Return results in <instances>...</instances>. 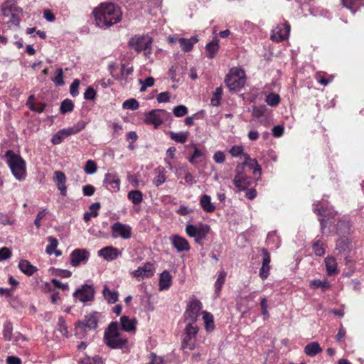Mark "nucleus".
<instances>
[{"mask_svg": "<svg viewBox=\"0 0 364 364\" xmlns=\"http://www.w3.org/2000/svg\"><path fill=\"white\" fill-rule=\"evenodd\" d=\"M219 50V40L217 38L213 39L212 41L208 43L205 46V51L207 53V57L209 59H213L215 57Z\"/></svg>", "mask_w": 364, "mask_h": 364, "instance_id": "32", "label": "nucleus"}, {"mask_svg": "<svg viewBox=\"0 0 364 364\" xmlns=\"http://www.w3.org/2000/svg\"><path fill=\"white\" fill-rule=\"evenodd\" d=\"M74 108L73 102L71 100L66 99L64 100L60 105V112L62 114H65L67 112H71Z\"/></svg>", "mask_w": 364, "mask_h": 364, "instance_id": "49", "label": "nucleus"}, {"mask_svg": "<svg viewBox=\"0 0 364 364\" xmlns=\"http://www.w3.org/2000/svg\"><path fill=\"white\" fill-rule=\"evenodd\" d=\"M96 25L101 28H109L121 21L122 12L112 3H102L93 11Z\"/></svg>", "mask_w": 364, "mask_h": 364, "instance_id": "1", "label": "nucleus"}, {"mask_svg": "<svg viewBox=\"0 0 364 364\" xmlns=\"http://www.w3.org/2000/svg\"><path fill=\"white\" fill-rule=\"evenodd\" d=\"M233 183L239 191L245 190L250 186V178L245 173L242 165L236 166Z\"/></svg>", "mask_w": 364, "mask_h": 364, "instance_id": "17", "label": "nucleus"}, {"mask_svg": "<svg viewBox=\"0 0 364 364\" xmlns=\"http://www.w3.org/2000/svg\"><path fill=\"white\" fill-rule=\"evenodd\" d=\"M80 80L75 79L70 87V93L73 97H76L79 95L78 87L80 86Z\"/></svg>", "mask_w": 364, "mask_h": 364, "instance_id": "60", "label": "nucleus"}, {"mask_svg": "<svg viewBox=\"0 0 364 364\" xmlns=\"http://www.w3.org/2000/svg\"><path fill=\"white\" fill-rule=\"evenodd\" d=\"M53 178L60 194L63 196H65L67 194V186H65L66 176L65 173L60 171H55Z\"/></svg>", "mask_w": 364, "mask_h": 364, "instance_id": "23", "label": "nucleus"}, {"mask_svg": "<svg viewBox=\"0 0 364 364\" xmlns=\"http://www.w3.org/2000/svg\"><path fill=\"white\" fill-rule=\"evenodd\" d=\"M13 324L11 321H6L3 326V336L6 341H11L13 336Z\"/></svg>", "mask_w": 364, "mask_h": 364, "instance_id": "44", "label": "nucleus"}, {"mask_svg": "<svg viewBox=\"0 0 364 364\" xmlns=\"http://www.w3.org/2000/svg\"><path fill=\"white\" fill-rule=\"evenodd\" d=\"M198 327L196 323L186 322L182 335V348L184 350H193L197 348L196 336Z\"/></svg>", "mask_w": 364, "mask_h": 364, "instance_id": "6", "label": "nucleus"}, {"mask_svg": "<svg viewBox=\"0 0 364 364\" xmlns=\"http://www.w3.org/2000/svg\"><path fill=\"white\" fill-rule=\"evenodd\" d=\"M309 287L312 289H321L324 292L330 289L331 283L327 279H313L310 282Z\"/></svg>", "mask_w": 364, "mask_h": 364, "instance_id": "36", "label": "nucleus"}, {"mask_svg": "<svg viewBox=\"0 0 364 364\" xmlns=\"http://www.w3.org/2000/svg\"><path fill=\"white\" fill-rule=\"evenodd\" d=\"M120 325L122 329L126 332H135L136 321L127 316L120 317Z\"/></svg>", "mask_w": 364, "mask_h": 364, "instance_id": "24", "label": "nucleus"}, {"mask_svg": "<svg viewBox=\"0 0 364 364\" xmlns=\"http://www.w3.org/2000/svg\"><path fill=\"white\" fill-rule=\"evenodd\" d=\"M198 41L197 36H192L191 38H181L178 43L184 52H188L193 49L194 44Z\"/></svg>", "mask_w": 364, "mask_h": 364, "instance_id": "28", "label": "nucleus"}, {"mask_svg": "<svg viewBox=\"0 0 364 364\" xmlns=\"http://www.w3.org/2000/svg\"><path fill=\"white\" fill-rule=\"evenodd\" d=\"M103 186L112 193H117L120 189V180L116 173H107L105 175Z\"/></svg>", "mask_w": 364, "mask_h": 364, "instance_id": "18", "label": "nucleus"}, {"mask_svg": "<svg viewBox=\"0 0 364 364\" xmlns=\"http://www.w3.org/2000/svg\"><path fill=\"white\" fill-rule=\"evenodd\" d=\"M266 243L268 246H272V248H278L280 245V239L276 232H269L267 235Z\"/></svg>", "mask_w": 364, "mask_h": 364, "instance_id": "40", "label": "nucleus"}, {"mask_svg": "<svg viewBox=\"0 0 364 364\" xmlns=\"http://www.w3.org/2000/svg\"><path fill=\"white\" fill-rule=\"evenodd\" d=\"M11 257V251L9 248L4 247L0 249V261L9 259Z\"/></svg>", "mask_w": 364, "mask_h": 364, "instance_id": "63", "label": "nucleus"}, {"mask_svg": "<svg viewBox=\"0 0 364 364\" xmlns=\"http://www.w3.org/2000/svg\"><path fill=\"white\" fill-rule=\"evenodd\" d=\"M104 341L105 344L113 349H128L129 342L127 338L124 336L117 321L111 322L105 331Z\"/></svg>", "mask_w": 364, "mask_h": 364, "instance_id": "2", "label": "nucleus"}, {"mask_svg": "<svg viewBox=\"0 0 364 364\" xmlns=\"http://www.w3.org/2000/svg\"><path fill=\"white\" fill-rule=\"evenodd\" d=\"M229 153L232 157L242 156L244 153V147L242 145L232 146L229 149Z\"/></svg>", "mask_w": 364, "mask_h": 364, "instance_id": "54", "label": "nucleus"}, {"mask_svg": "<svg viewBox=\"0 0 364 364\" xmlns=\"http://www.w3.org/2000/svg\"><path fill=\"white\" fill-rule=\"evenodd\" d=\"M155 173L152 183L156 187H159L166 181V172L164 168L159 166L155 169Z\"/></svg>", "mask_w": 364, "mask_h": 364, "instance_id": "29", "label": "nucleus"}, {"mask_svg": "<svg viewBox=\"0 0 364 364\" xmlns=\"http://www.w3.org/2000/svg\"><path fill=\"white\" fill-rule=\"evenodd\" d=\"M97 316L96 313L85 316L84 321H80L76 323L75 336L77 338H81L87 328L89 329H95L97 328Z\"/></svg>", "mask_w": 364, "mask_h": 364, "instance_id": "10", "label": "nucleus"}, {"mask_svg": "<svg viewBox=\"0 0 364 364\" xmlns=\"http://www.w3.org/2000/svg\"><path fill=\"white\" fill-rule=\"evenodd\" d=\"M348 247V241L346 237H341L336 243V248L340 251H345Z\"/></svg>", "mask_w": 364, "mask_h": 364, "instance_id": "61", "label": "nucleus"}, {"mask_svg": "<svg viewBox=\"0 0 364 364\" xmlns=\"http://www.w3.org/2000/svg\"><path fill=\"white\" fill-rule=\"evenodd\" d=\"M139 83L141 85L140 87L141 92H144L148 87H152L154 84V79L152 77H146L144 80L139 79Z\"/></svg>", "mask_w": 364, "mask_h": 364, "instance_id": "55", "label": "nucleus"}, {"mask_svg": "<svg viewBox=\"0 0 364 364\" xmlns=\"http://www.w3.org/2000/svg\"><path fill=\"white\" fill-rule=\"evenodd\" d=\"M139 104L138 101L134 98L125 100L122 104V107L126 109L136 110L139 108Z\"/></svg>", "mask_w": 364, "mask_h": 364, "instance_id": "50", "label": "nucleus"}, {"mask_svg": "<svg viewBox=\"0 0 364 364\" xmlns=\"http://www.w3.org/2000/svg\"><path fill=\"white\" fill-rule=\"evenodd\" d=\"M18 267L23 273L28 276L33 275L37 271V268L26 259L20 260Z\"/></svg>", "mask_w": 364, "mask_h": 364, "instance_id": "34", "label": "nucleus"}, {"mask_svg": "<svg viewBox=\"0 0 364 364\" xmlns=\"http://www.w3.org/2000/svg\"><path fill=\"white\" fill-rule=\"evenodd\" d=\"M343 6L355 14L357 9L361 6L363 0H341Z\"/></svg>", "mask_w": 364, "mask_h": 364, "instance_id": "43", "label": "nucleus"}, {"mask_svg": "<svg viewBox=\"0 0 364 364\" xmlns=\"http://www.w3.org/2000/svg\"><path fill=\"white\" fill-rule=\"evenodd\" d=\"M102 294L108 304H114L118 301L119 294L117 291H111L107 285L103 286Z\"/></svg>", "mask_w": 364, "mask_h": 364, "instance_id": "30", "label": "nucleus"}, {"mask_svg": "<svg viewBox=\"0 0 364 364\" xmlns=\"http://www.w3.org/2000/svg\"><path fill=\"white\" fill-rule=\"evenodd\" d=\"M265 110L266 107L264 105L255 106L252 109V115L255 117L259 118L264 115Z\"/></svg>", "mask_w": 364, "mask_h": 364, "instance_id": "62", "label": "nucleus"}, {"mask_svg": "<svg viewBox=\"0 0 364 364\" xmlns=\"http://www.w3.org/2000/svg\"><path fill=\"white\" fill-rule=\"evenodd\" d=\"M316 79L318 83H320L322 85L326 86L330 83V82L332 81L333 77L329 76V78L327 79L323 74L318 73H316Z\"/></svg>", "mask_w": 364, "mask_h": 364, "instance_id": "59", "label": "nucleus"}, {"mask_svg": "<svg viewBox=\"0 0 364 364\" xmlns=\"http://www.w3.org/2000/svg\"><path fill=\"white\" fill-rule=\"evenodd\" d=\"M127 198L132 201L134 205H138L143 200V194L139 190L131 191L127 194Z\"/></svg>", "mask_w": 364, "mask_h": 364, "instance_id": "41", "label": "nucleus"}, {"mask_svg": "<svg viewBox=\"0 0 364 364\" xmlns=\"http://www.w3.org/2000/svg\"><path fill=\"white\" fill-rule=\"evenodd\" d=\"M202 315L205 330L207 331H213L215 328L213 315L207 311H203Z\"/></svg>", "mask_w": 364, "mask_h": 364, "instance_id": "38", "label": "nucleus"}, {"mask_svg": "<svg viewBox=\"0 0 364 364\" xmlns=\"http://www.w3.org/2000/svg\"><path fill=\"white\" fill-rule=\"evenodd\" d=\"M188 113V108L183 105H178L173 109V114L176 117H182Z\"/></svg>", "mask_w": 364, "mask_h": 364, "instance_id": "53", "label": "nucleus"}, {"mask_svg": "<svg viewBox=\"0 0 364 364\" xmlns=\"http://www.w3.org/2000/svg\"><path fill=\"white\" fill-rule=\"evenodd\" d=\"M111 230L113 238L121 237L124 240H128L132 236V227L127 224L116 222L112 225Z\"/></svg>", "mask_w": 364, "mask_h": 364, "instance_id": "14", "label": "nucleus"}, {"mask_svg": "<svg viewBox=\"0 0 364 364\" xmlns=\"http://www.w3.org/2000/svg\"><path fill=\"white\" fill-rule=\"evenodd\" d=\"M350 230V223L347 218H345L338 220L336 229L337 234L344 236L345 235L349 233Z\"/></svg>", "mask_w": 364, "mask_h": 364, "instance_id": "31", "label": "nucleus"}, {"mask_svg": "<svg viewBox=\"0 0 364 364\" xmlns=\"http://www.w3.org/2000/svg\"><path fill=\"white\" fill-rule=\"evenodd\" d=\"M114 67L115 65L114 64H110L109 65V72L113 77L118 80L122 85H125L131 82L132 80V75L134 71L133 67L122 64L121 65L119 74L115 72Z\"/></svg>", "mask_w": 364, "mask_h": 364, "instance_id": "9", "label": "nucleus"}, {"mask_svg": "<svg viewBox=\"0 0 364 364\" xmlns=\"http://www.w3.org/2000/svg\"><path fill=\"white\" fill-rule=\"evenodd\" d=\"M290 28V25L287 22L278 24L272 31L271 39L276 42H282L287 39L289 36Z\"/></svg>", "mask_w": 364, "mask_h": 364, "instance_id": "16", "label": "nucleus"}, {"mask_svg": "<svg viewBox=\"0 0 364 364\" xmlns=\"http://www.w3.org/2000/svg\"><path fill=\"white\" fill-rule=\"evenodd\" d=\"M226 276L227 273L225 270L220 271L218 275V278L214 284L216 293L219 292L221 290L225 283Z\"/></svg>", "mask_w": 364, "mask_h": 364, "instance_id": "47", "label": "nucleus"}, {"mask_svg": "<svg viewBox=\"0 0 364 364\" xmlns=\"http://www.w3.org/2000/svg\"><path fill=\"white\" fill-rule=\"evenodd\" d=\"M191 146L194 149L193 154L188 159V161L191 164H197L201 162L203 159V153L197 147L195 144H191Z\"/></svg>", "mask_w": 364, "mask_h": 364, "instance_id": "39", "label": "nucleus"}, {"mask_svg": "<svg viewBox=\"0 0 364 364\" xmlns=\"http://www.w3.org/2000/svg\"><path fill=\"white\" fill-rule=\"evenodd\" d=\"M100 207L101 204L99 202H95L91 204L89 207V210L84 213V220L85 222H88L92 218H96L99 214L98 211L100 209Z\"/></svg>", "mask_w": 364, "mask_h": 364, "instance_id": "33", "label": "nucleus"}, {"mask_svg": "<svg viewBox=\"0 0 364 364\" xmlns=\"http://www.w3.org/2000/svg\"><path fill=\"white\" fill-rule=\"evenodd\" d=\"M155 272L154 265L150 262H146L144 265L139 267L137 269L132 272V275L138 281L145 278L151 277Z\"/></svg>", "mask_w": 364, "mask_h": 364, "instance_id": "19", "label": "nucleus"}, {"mask_svg": "<svg viewBox=\"0 0 364 364\" xmlns=\"http://www.w3.org/2000/svg\"><path fill=\"white\" fill-rule=\"evenodd\" d=\"M310 14L314 16H323L325 18H329V12L323 8L313 6L309 9Z\"/></svg>", "mask_w": 364, "mask_h": 364, "instance_id": "48", "label": "nucleus"}, {"mask_svg": "<svg viewBox=\"0 0 364 364\" xmlns=\"http://www.w3.org/2000/svg\"><path fill=\"white\" fill-rule=\"evenodd\" d=\"M172 283V276L167 270L164 271L159 277V289L160 291H164L169 289Z\"/></svg>", "mask_w": 364, "mask_h": 364, "instance_id": "25", "label": "nucleus"}, {"mask_svg": "<svg viewBox=\"0 0 364 364\" xmlns=\"http://www.w3.org/2000/svg\"><path fill=\"white\" fill-rule=\"evenodd\" d=\"M314 211L318 215L322 233L331 232V227L336 221L337 213L324 201L314 203Z\"/></svg>", "mask_w": 364, "mask_h": 364, "instance_id": "3", "label": "nucleus"}, {"mask_svg": "<svg viewBox=\"0 0 364 364\" xmlns=\"http://www.w3.org/2000/svg\"><path fill=\"white\" fill-rule=\"evenodd\" d=\"M281 101L280 96L278 94L270 92L266 96L265 102L270 107H276Z\"/></svg>", "mask_w": 364, "mask_h": 364, "instance_id": "46", "label": "nucleus"}, {"mask_svg": "<svg viewBox=\"0 0 364 364\" xmlns=\"http://www.w3.org/2000/svg\"><path fill=\"white\" fill-rule=\"evenodd\" d=\"M225 82L231 91L240 90L245 84V72L238 68L231 69L226 75Z\"/></svg>", "mask_w": 364, "mask_h": 364, "instance_id": "7", "label": "nucleus"}, {"mask_svg": "<svg viewBox=\"0 0 364 364\" xmlns=\"http://www.w3.org/2000/svg\"><path fill=\"white\" fill-rule=\"evenodd\" d=\"M202 303L196 299H192L187 305V308L185 312V322L196 323L199 312L202 309Z\"/></svg>", "mask_w": 364, "mask_h": 364, "instance_id": "12", "label": "nucleus"}, {"mask_svg": "<svg viewBox=\"0 0 364 364\" xmlns=\"http://www.w3.org/2000/svg\"><path fill=\"white\" fill-rule=\"evenodd\" d=\"M57 330L60 332V333L64 336H68V329L65 324V321L63 317L60 316L58 318V324H57Z\"/></svg>", "mask_w": 364, "mask_h": 364, "instance_id": "57", "label": "nucleus"}, {"mask_svg": "<svg viewBox=\"0 0 364 364\" xmlns=\"http://www.w3.org/2000/svg\"><path fill=\"white\" fill-rule=\"evenodd\" d=\"M313 250L317 256H323L325 254V250L323 247V244L320 240H316L313 243Z\"/></svg>", "mask_w": 364, "mask_h": 364, "instance_id": "56", "label": "nucleus"}, {"mask_svg": "<svg viewBox=\"0 0 364 364\" xmlns=\"http://www.w3.org/2000/svg\"><path fill=\"white\" fill-rule=\"evenodd\" d=\"M123 249L119 250L113 246H107L97 252V255L102 257L107 262H111L119 257L122 254Z\"/></svg>", "mask_w": 364, "mask_h": 364, "instance_id": "20", "label": "nucleus"}, {"mask_svg": "<svg viewBox=\"0 0 364 364\" xmlns=\"http://www.w3.org/2000/svg\"><path fill=\"white\" fill-rule=\"evenodd\" d=\"M5 156L6 162L12 174L18 181H23L26 176V166L25 161L20 155L16 154L13 151L8 150Z\"/></svg>", "mask_w": 364, "mask_h": 364, "instance_id": "5", "label": "nucleus"}, {"mask_svg": "<svg viewBox=\"0 0 364 364\" xmlns=\"http://www.w3.org/2000/svg\"><path fill=\"white\" fill-rule=\"evenodd\" d=\"M209 231L210 227L203 223L188 224L186 226V234L189 237H193L196 242L198 244H200L202 240L205 238Z\"/></svg>", "mask_w": 364, "mask_h": 364, "instance_id": "8", "label": "nucleus"}, {"mask_svg": "<svg viewBox=\"0 0 364 364\" xmlns=\"http://www.w3.org/2000/svg\"><path fill=\"white\" fill-rule=\"evenodd\" d=\"M54 83L58 86H61L65 84L63 80V71L62 68H58L55 71V75L52 79Z\"/></svg>", "mask_w": 364, "mask_h": 364, "instance_id": "52", "label": "nucleus"}, {"mask_svg": "<svg viewBox=\"0 0 364 364\" xmlns=\"http://www.w3.org/2000/svg\"><path fill=\"white\" fill-rule=\"evenodd\" d=\"M246 166H248L250 169L252 170V173L255 176H258V178L260 177L262 174V168L255 159H253V161H252V162Z\"/></svg>", "mask_w": 364, "mask_h": 364, "instance_id": "51", "label": "nucleus"}, {"mask_svg": "<svg viewBox=\"0 0 364 364\" xmlns=\"http://www.w3.org/2000/svg\"><path fill=\"white\" fill-rule=\"evenodd\" d=\"M325 264L326 272L328 276H331L338 273L337 262L334 257H327L325 259Z\"/></svg>", "mask_w": 364, "mask_h": 364, "instance_id": "37", "label": "nucleus"}, {"mask_svg": "<svg viewBox=\"0 0 364 364\" xmlns=\"http://www.w3.org/2000/svg\"><path fill=\"white\" fill-rule=\"evenodd\" d=\"M169 114L164 109H153L146 113L144 122L147 124H151L155 128L162 124Z\"/></svg>", "mask_w": 364, "mask_h": 364, "instance_id": "11", "label": "nucleus"}, {"mask_svg": "<svg viewBox=\"0 0 364 364\" xmlns=\"http://www.w3.org/2000/svg\"><path fill=\"white\" fill-rule=\"evenodd\" d=\"M223 95V89L221 87H217L213 93L210 99V105L213 107H218L220 104Z\"/></svg>", "mask_w": 364, "mask_h": 364, "instance_id": "45", "label": "nucleus"}, {"mask_svg": "<svg viewBox=\"0 0 364 364\" xmlns=\"http://www.w3.org/2000/svg\"><path fill=\"white\" fill-rule=\"evenodd\" d=\"M95 293V289L92 285L83 284L73 293V296L80 301L85 303L92 301Z\"/></svg>", "mask_w": 364, "mask_h": 364, "instance_id": "15", "label": "nucleus"}, {"mask_svg": "<svg viewBox=\"0 0 364 364\" xmlns=\"http://www.w3.org/2000/svg\"><path fill=\"white\" fill-rule=\"evenodd\" d=\"M84 171L87 174H93L97 171V164L92 160H88L84 167Z\"/></svg>", "mask_w": 364, "mask_h": 364, "instance_id": "58", "label": "nucleus"}, {"mask_svg": "<svg viewBox=\"0 0 364 364\" xmlns=\"http://www.w3.org/2000/svg\"><path fill=\"white\" fill-rule=\"evenodd\" d=\"M200 205L206 213H213L215 210V206L212 203L210 196L207 194H203L200 196Z\"/></svg>", "mask_w": 364, "mask_h": 364, "instance_id": "27", "label": "nucleus"}, {"mask_svg": "<svg viewBox=\"0 0 364 364\" xmlns=\"http://www.w3.org/2000/svg\"><path fill=\"white\" fill-rule=\"evenodd\" d=\"M168 134L170 136V138L175 141L176 142L183 144L185 143L188 137V132H169Z\"/></svg>", "mask_w": 364, "mask_h": 364, "instance_id": "42", "label": "nucleus"}, {"mask_svg": "<svg viewBox=\"0 0 364 364\" xmlns=\"http://www.w3.org/2000/svg\"><path fill=\"white\" fill-rule=\"evenodd\" d=\"M171 245L177 250L178 252H187L191 249V246L188 240L178 235H173L171 237Z\"/></svg>", "mask_w": 364, "mask_h": 364, "instance_id": "22", "label": "nucleus"}, {"mask_svg": "<svg viewBox=\"0 0 364 364\" xmlns=\"http://www.w3.org/2000/svg\"><path fill=\"white\" fill-rule=\"evenodd\" d=\"M304 353L310 357H314L322 351L319 343L318 342H311L308 343L304 350Z\"/></svg>", "mask_w": 364, "mask_h": 364, "instance_id": "35", "label": "nucleus"}, {"mask_svg": "<svg viewBox=\"0 0 364 364\" xmlns=\"http://www.w3.org/2000/svg\"><path fill=\"white\" fill-rule=\"evenodd\" d=\"M90 257L89 252L85 249H75L70 254V264L77 267L87 262Z\"/></svg>", "mask_w": 364, "mask_h": 364, "instance_id": "21", "label": "nucleus"}, {"mask_svg": "<svg viewBox=\"0 0 364 364\" xmlns=\"http://www.w3.org/2000/svg\"><path fill=\"white\" fill-rule=\"evenodd\" d=\"M49 244L47 245L46 248V252L49 255H55L56 257H60L62 255V252L60 250H57V247L58 246V241L54 237L50 236L47 238Z\"/></svg>", "mask_w": 364, "mask_h": 364, "instance_id": "26", "label": "nucleus"}, {"mask_svg": "<svg viewBox=\"0 0 364 364\" xmlns=\"http://www.w3.org/2000/svg\"><path fill=\"white\" fill-rule=\"evenodd\" d=\"M96 97V91L92 87H88L85 93L84 98L87 100H93Z\"/></svg>", "mask_w": 364, "mask_h": 364, "instance_id": "64", "label": "nucleus"}, {"mask_svg": "<svg viewBox=\"0 0 364 364\" xmlns=\"http://www.w3.org/2000/svg\"><path fill=\"white\" fill-rule=\"evenodd\" d=\"M129 44L135 50H144L146 54L150 53L151 39L148 36H135L130 39Z\"/></svg>", "mask_w": 364, "mask_h": 364, "instance_id": "13", "label": "nucleus"}, {"mask_svg": "<svg viewBox=\"0 0 364 364\" xmlns=\"http://www.w3.org/2000/svg\"><path fill=\"white\" fill-rule=\"evenodd\" d=\"M1 14L8 28H13L19 26L20 17L23 14V10L18 6L15 0H6L3 3Z\"/></svg>", "mask_w": 364, "mask_h": 364, "instance_id": "4", "label": "nucleus"}]
</instances>
